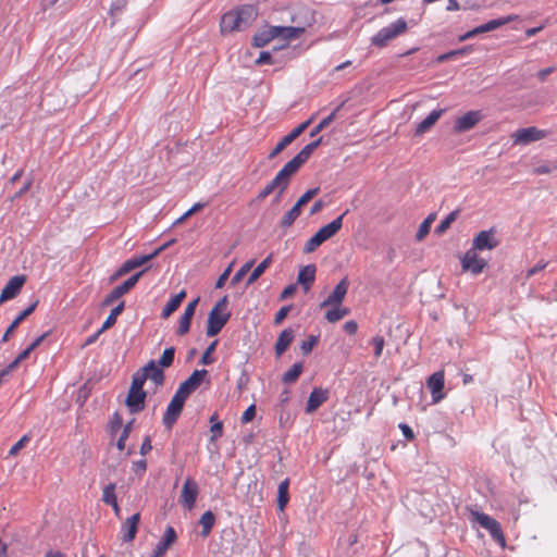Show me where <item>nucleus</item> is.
Returning <instances> with one entry per match:
<instances>
[{
	"instance_id": "obj_1",
	"label": "nucleus",
	"mask_w": 557,
	"mask_h": 557,
	"mask_svg": "<svg viewBox=\"0 0 557 557\" xmlns=\"http://www.w3.org/2000/svg\"><path fill=\"white\" fill-rule=\"evenodd\" d=\"M258 10L255 5L245 4L223 14L220 28L221 33L243 32L257 18Z\"/></svg>"
},
{
	"instance_id": "obj_2",
	"label": "nucleus",
	"mask_w": 557,
	"mask_h": 557,
	"mask_svg": "<svg viewBox=\"0 0 557 557\" xmlns=\"http://www.w3.org/2000/svg\"><path fill=\"white\" fill-rule=\"evenodd\" d=\"M297 172L288 163H286L275 175V177L268 183L257 195L256 200L262 201L272 193L280 190V195H283L289 186L293 175Z\"/></svg>"
},
{
	"instance_id": "obj_3",
	"label": "nucleus",
	"mask_w": 557,
	"mask_h": 557,
	"mask_svg": "<svg viewBox=\"0 0 557 557\" xmlns=\"http://www.w3.org/2000/svg\"><path fill=\"white\" fill-rule=\"evenodd\" d=\"M347 210L337 216L335 220L330 222L329 224L322 226L312 237H310L305 246L304 251L306 253L313 252L320 245H322L325 240L332 238L343 226V219L347 214Z\"/></svg>"
},
{
	"instance_id": "obj_4",
	"label": "nucleus",
	"mask_w": 557,
	"mask_h": 557,
	"mask_svg": "<svg viewBox=\"0 0 557 557\" xmlns=\"http://www.w3.org/2000/svg\"><path fill=\"white\" fill-rule=\"evenodd\" d=\"M408 29L407 22L400 17L389 25L380 29L372 38L371 44L379 48H384L396 37L405 34Z\"/></svg>"
},
{
	"instance_id": "obj_5",
	"label": "nucleus",
	"mask_w": 557,
	"mask_h": 557,
	"mask_svg": "<svg viewBox=\"0 0 557 557\" xmlns=\"http://www.w3.org/2000/svg\"><path fill=\"white\" fill-rule=\"evenodd\" d=\"M473 516L475 521L485 530L488 531L490 535L494 541H496L502 546H505L506 540L504 533L502 531L500 523L494 518L490 517L486 513L474 511Z\"/></svg>"
},
{
	"instance_id": "obj_6",
	"label": "nucleus",
	"mask_w": 557,
	"mask_h": 557,
	"mask_svg": "<svg viewBox=\"0 0 557 557\" xmlns=\"http://www.w3.org/2000/svg\"><path fill=\"white\" fill-rule=\"evenodd\" d=\"M148 269L140 270L139 272L133 274L126 281H124L119 286L114 287L103 299L102 306H109L113 304L115 300L127 294L139 281V278L144 275V273Z\"/></svg>"
},
{
	"instance_id": "obj_7",
	"label": "nucleus",
	"mask_w": 557,
	"mask_h": 557,
	"mask_svg": "<svg viewBox=\"0 0 557 557\" xmlns=\"http://www.w3.org/2000/svg\"><path fill=\"white\" fill-rule=\"evenodd\" d=\"M208 371L206 369L195 370L184 382H182L175 392L177 395L187 399L203 382Z\"/></svg>"
},
{
	"instance_id": "obj_8",
	"label": "nucleus",
	"mask_w": 557,
	"mask_h": 557,
	"mask_svg": "<svg viewBox=\"0 0 557 557\" xmlns=\"http://www.w3.org/2000/svg\"><path fill=\"white\" fill-rule=\"evenodd\" d=\"M290 22L294 27H302V34L306 29L315 23V12L309 7L302 5L295 9L290 14Z\"/></svg>"
},
{
	"instance_id": "obj_9",
	"label": "nucleus",
	"mask_w": 557,
	"mask_h": 557,
	"mask_svg": "<svg viewBox=\"0 0 557 557\" xmlns=\"http://www.w3.org/2000/svg\"><path fill=\"white\" fill-rule=\"evenodd\" d=\"M185 400L183 397L174 394L173 398L171 399L165 413L163 414L162 422L166 429H172L174 423L177 421L183 408Z\"/></svg>"
},
{
	"instance_id": "obj_10",
	"label": "nucleus",
	"mask_w": 557,
	"mask_h": 557,
	"mask_svg": "<svg viewBox=\"0 0 557 557\" xmlns=\"http://www.w3.org/2000/svg\"><path fill=\"white\" fill-rule=\"evenodd\" d=\"M313 117L302 122L297 127H295L289 134L284 136L277 145L273 148V150L269 153V159L275 158L280 152H282L288 145H290L298 136H300L307 127L312 122Z\"/></svg>"
},
{
	"instance_id": "obj_11",
	"label": "nucleus",
	"mask_w": 557,
	"mask_h": 557,
	"mask_svg": "<svg viewBox=\"0 0 557 557\" xmlns=\"http://www.w3.org/2000/svg\"><path fill=\"white\" fill-rule=\"evenodd\" d=\"M499 242L495 237V230L481 231L472 240L471 249L474 251L492 250L498 246Z\"/></svg>"
},
{
	"instance_id": "obj_12",
	"label": "nucleus",
	"mask_w": 557,
	"mask_h": 557,
	"mask_svg": "<svg viewBox=\"0 0 557 557\" xmlns=\"http://www.w3.org/2000/svg\"><path fill=\"white\" fill-rule=\"evenodd\" d=\"M486 265V260L479 258L474 249H469L461 258L462 270L471 272L474 275L482 273Z\"/></svg>"
},
{
	"instance_id": "obj_13",
	"label": "nucleus",
	"mask_w": 557,
	"mask_h": 557,
	"mask_svg": "<svg viewBox=\"0 0 557 557\" xmlns=\"http://www.w3.org/2000/svg\"><path fill=\"white\" fill-rule=\"evenodd\" d=\"M230 318V312H216L215 310H211L208 315L207 335L210 337L218 335L228 322Z\"/></svg>"
},
{
	"instance_id": "obj_14",
	"label": "nucleus",
	"mask_w": 557,
	"mask_h": 557,
	"mask_svg": "<svg viewBox=\"0 0 557 557\" xmlns=\"http://www.w3.org/2000/svg\"><path fill=\"white\" fill-rule=\"evenodd\" d=\"M509 21H510L509 17H500V18H496V20H491L487 23L482 24L478 27H474L473 29L460 35L458 37V41L462 42V41H466L474 36L480 35V34L492 32V30L507 24Z\"/></svg>"
},
{
	"instance_id": "obj_15",
	"label": "nucleus",
	"mask_w": 557,
	"mask_h": 557,
	"mask_svg": "<svg viewBox=\"0 0 557 557\" xmlns=\"http://www.w3.org/2000/svg\"><path fill=\"white\" fill-rule=\"evenodd\" d=\"M199 493V487L196 481L191 478L186 479L183 484L181 503L187 508L193 509Z\"/></svg>"
},
{
	"instance_id": "obj_16",
	"label": "nucleus",
	"mask_w": 557,
	"mask_h": 557,
	"mask_svg": "<svg viewBox=\"0 0 557 557\" xmlns=\"http://www.w3.org/2000/svg\"><path fill=\"white\" fill-rule=\"evenodd\" d=\"M348 287L349 282L347 277L342 278L327 298L321 302L320 307L339 306L347 294Z\"/></svg>"
},
{
	"instance_id": "obj_17",
	"label": "nucleus",
	"mask_w": 557,
	"mask_h": 557,
	"mask_svg": "<svg viewBox=\"0 0 557 557\" xmlns=\"http://www.w3.org/2000/svg\"><path fill=\"white\" fill-rule=\"evenodd\" d=\"M483 117L481 111H469L458 117L454 125L456 133H465L473 128Z\"/></svg>"
},
{
	"instance_id": "obj_18",
	"label": "nucleus",
	"mask_w": 557,
	"mask_h": 557,
	"mask_svg": "<svg viewBox=\"0 0 557 557\" xmlns=\"http://www.w3.org/2000/svg\"><path fill=\"white\" fill-rule=\"evenodd\" d=\"M25 281L26 277L24 275H15L11 277L1 292L0 305L7 300L15 298L20 294Z\"/></svg>"
},
{
	"instance_id": "obj_19",
	"label": "nucleus",
	"mask_w": 557,
	"mask_h": 557,
	"mask_svg": "<svg viewBox=\"0 0 557 557\" xmlns=\"http://www.w3.org/2000/svg\"><path fill=\"white\" fill-rule=\"evenodd\" d=\"M546 136V131L539 129L534 126L520 128L513 135L515 144H529L540 140Z\"/></svg>"
},
{
	"instance_id": "obj_20",
	"label": "nucleus",
	"mask_w": 557,
	"mask_h": 557,
	"mask_svg": "<svg viewBox=\"0 0 557 557\" xmlns=\"http://www.w3.org/2000/svg\"><path fill=\"white\" fill-rule=\"evenodd\" d=\"M322 137L318 138L317 140L306 145L290 161L287 163L290 165V168L294 169V171L298 172V170L301 168L302 164H305L309 158L311 157L312 152L321 145Z\"/></svg>"
},
{
	"instance_id": "obj_21",
	"label": "nucleus",
	"mask_w": 557,
	"mask_h": 557,
	"mask_svg": "<svg viewBox=\"0 0 557 557\" xmlns=\"http://www.w3.org/2000/svg\"><path fill=\"white\" fill-rule=\"evenodd\" d=\"M147 393L144 389L129 388L125 405L131 413H138L145 409Z\"/></svg>"
},
{
	"instance_id": "obj_22",
	"label": "nucleus",
	"mask_w": 557,
	"mask_h": 557,
	"mask_svg": "<svg viewBox=\"0 0 557 557\" xmlns=\"http://www.w3.org/2000/svg\"><path fill=\"white\" fill-rule=\"evenodd\" d=\"M177 539L176 532L173 527L169 525L162 539L158 542L154 549L152 550L151 557H163L166 550Z\"/></svg>"
},
{
	"instance_id": "obj_23",
	"label": "nucleus",
	"mask_w": 557,
	"mask_h": 557,
	"mask_svg": "<svg viewBox=\"0 0 557 557\" xmlns=\"http://www.w3.org/2000/svg\"><path fill=\"white\" fill-rule=\"evenodd\" d=\"M426 386L432 394L433 403H438L444 398L442 389L444 388V373L442 371L434 372L429 376Z\"/></svg>"
},
{
	"instance_id": "obj_24",
	"label": "nucleus",
	"mask_w": 557,
	"mask_h": 557,
	"mask_svg": "<svg viewBox=\"0 0 557 557\" xmlns=\"http://www.w3.org/2000/svg\"><path fill=\"white\" fill-rule=\"evenodd\" d=\"M330 397V392L326 388L314 387L309 395L306 412L311 413L314 412L321 405L327 401Z\"/></svg>"
},
{
	"instance_id": "obj_25",
	"label": "nucleus",
	"mask_w": 557,
	"mask_h": 557,
	"mask_svg": "<svg viewBox=\"0 0 557 557\" xmlns=\"http://www.w3.org/2000/svg\"><path fill=\"white\" fill-rule=\"evenodd\" d=\"M153 258H152L151 253H149V255H145V256L133 257V258L126 260L120 267V269L115 272V274L111 277V281L127 274L128 272L133 271L136 268L144 265L145 263H147L148 261H150Z\"/></svg>"
},
{
	"instance_id": "obj_26",
	"label": "nucleus",
	"mask_w": 557,
	"mask_h": 557,
	"mask_svg": "<svg viewBox=\"0 0 557 557\" xmlns=\"http://www.w3.org/2000/svg\"><path fill=\"white\" fill-rule=\"evenodd\" d=\"M140 521V513L136 512L132 517L127 518L122 525V540L123 542H132L137 533L138 523Z\"/></svg>"
},
{
	"instance_id": "obj_27",
	"label": "nucleus",
	"mask_w": 557,
	"mask_h": 557,
	"mask_svg": "<svg viewBox=\"0 0 557 557\" xmlns=\"http://www.w3.org/2000/svg\"><path fill=\"white\" fill-rule=\"evenodd\" d=\"M38 302H39L38 300H35L26 309H24L22 312H20V314L13 320V322L9 325V327L4 332V334L0 341L1 343L8 342L9 336L16 330V327L20 325V323H22L28 315H30L35 311Z\"/></svg>"
},
{
	"instance_id": "obj_28",
	"label": "nucleus",
	"mask_w": 557,
	"mask_h": 557,
	"mask_svg": "<svg viewBox=\"0 0 557 557\" xmlns=\"http://www.w3.org/2000/svg\"><path fill=\"white\" fill-rule=\"evenodd\" d=\"M294 337L295 332L290 327H287L280 333L274 346L276 357H281L287 350L289 345L293 343Z\"/></svg>"
},
{
	"instance_id": "obj_29",
	"label": "nucleus",
	"mask_w": 557,
	"mask_h": 557,
	"mask_svg": "<svg viewBox=\"0 0 557 557\" xmlns=\"http://www.w3.org/2000/svg\"><path fill=\"white\" fill-rule=\"evenodd\" d=\"M445 112L444 109L433 110L424 120H422L416 127L414 135L421 136L437 122V120Z\"/></svg>"
},
{
	"instance_id": "obj_30",
	"label": "nucleus",
	"mask_w": 557,
	"mask_h": 557,
	"mask_svg": "<svg viewBox=\"0 0 557 557\" xmlns=\"http://www.w3.org/2000/svg\"><path fill=\"white\" fill-rule=\"evenodd\" d=\"M146 373H148V379L151 380L157 387L162 386L165 381V375L163 372V368L157 364L154 360H150L145 367H144Z\"/></svg>"
},
{
	"instance_id": "obj_31",
	"label": "nucleus",
	"mask_w": 557,
	"mask_h": 557,
	"mask_svg": "<svg viewBox=\"0 0 557 557\" xmlns=\"http://www.w3.org/2000/svg\"><path fill=\"white\" fill-rule=\"evenodd\" d=\"M315 272L317 268L314 264H308L300 269L297 282L304 286L305 292H308L311 284L314 282Z\"/></svg>"
},
{
	"instance_id": "obj_32",
	"label": "nucleus",
	"mask_w": 557,
	"mask_h": 557,
	"mask_svg": "<svg viewBox=\"0 0 557 557\" xmlns=\"http://www.w3.org/2000/svg\"><path fill=\"white\" fill-rule=\"evenodd\" d=\"M274 35L286 41L298 39L302 35V27L274 26Z\"/></svg>"
},
{
	"instance_id": "obj_33",
	"label": "nucleus",
	"mask_w": 557,
	"mask_h": 557,
	"mask_svg": "<svg viewBox=\"0 0 557 557\" xmlns=\"http://www.w3.org/2000/svg\"><path fill=\"white\" fill-rule=\"evenodd\" d=\"M185 297H186V292L185 290H181L178 294L173 296L165 304V306H164V308H163V310L161 312V318L162 319H168L174 311H176L178 309V307L181 306V304L183 302Z\"/></svg>"
},
{
	"instance_id": "obj_34",
	"label": "nucleus",
	"mask_w": 557,
	"mask_h": 557,
	"mask_svg": "<svg viewBox=\"0 0 557 557\" xmlns=\"http://www.w3.org/2000/svg\"><path fill=\"white\" fill-rule=\"evenodd\" d=\"M274 38H277V35H274V26H270L257 33L252 38V44L255 47L261 48L267 46Z\"/></svg>"
},
{
	"instance_id": "obj_35",
	"label": "nucleus",
	"mask_w": 557,
	"mask_h": 557,
	"mask_svg": "<svg viewBox=\"0 0 557 557\" xmlns=\"http://www.w3.org/2000/svg\"><path fill=\"white\" fill-rule=\"evenodd\" d=\"M215 523V516L211 510L206 511L199 519V524L202 527L200 535L202 537L209 536Z\"/></svg>"
},
{
	"instance_id": "obj_36",
	"label": "nucleus",
	"mask_w": 557,
	"mask_h": 557,
	"mask_svg": "<svg viewBox=\"0 0 557 557\" xmlns=\"http://www.w3.org/2000/svg\"><path fill=\"white\" fill-rule=\"evenodd\" d=\"M272 263V256H268L262 262H260L251 272L249 275L246 285H251L255 283L263 273L264 271L270 267Z\"/></svg>"
},
{
	"instance_id": "obj_37",
	"label": "nucleus",
	"mask_w": 557,
	"mask_h": 557,
	"mask_svg": "<svg viewBox=\"0 0 557 557\" xmlns=\"http://www.w3.org/2000/svg\"><path fill=\"white\" fill-rule=\"evenodd\" d=\"M344 103L337 106L326 117H324L317 126H314L310 132V136L314 137L325 127H327L335 120L337 112L342 109Z\"/></svg>"
},
{
	"instance_id": "obj_38",
	"label": "nucleus",
	"mask_w": 557,
	"mask_h": 557,
	"mask_svg": "<svg viewBox=\"0 0 557 557\" xmlns=\"http://www.w3.org/2000/svg\"><path fill=\"white\" fill-rule=\"evenodd\" d=\"M301 214V207L295 203L290 210H288L283 219L281 220V227L288 228L293 225V223L296 221V219Z\"/></svg>"
},
{
	"instance_id": "obj_39",
	"label": "nucleus",
	"mask_w": 557,
	"mask_h": 557,
	"mask_svg": "<svg viewBox=\"0 0 557 557\" xmlns=\"http://www.w3.org/2000/svg\"><path fill=\"white\" fill-rule=\"evenodd\" d=\"M288 486H289V480L288 479H285L284 481H282L280 484H278V490H277V507L280 510H283L288 500H289V496H288Z\"/></svg>"
},
{
	"instance_id": "obj_40",
	"label": "nucleus",
	"mask_w": 557,
	"mask_h": 557,
	"mask_svg": "<svg viewBox=\"0 0 557 557\" xmlns=\"http://www.w3.org/2000/svg\"><path fill=\"white\" fill-rule=\"evenodd\" d=\"M304 366L301 362H296L293 367L283 374L282 382L285 384L295 383L302 373Z\"/></svg>"
},
{
	"instance_id": "obj_41",
	"label": "nucleus",
	"mask_w": 557,
	"mask_h": 557,
	"mask_svg": "<svg viewBox=\"0 0 557 557\" xmlns=\"http://www.w3.org/2000/svg\"><path fill=\"white\" fill-rule=\"evenodd\" d=\"M32 351L33 350L29 347L21 351L10 364H8L4 369L1 370V375H8L10 372L15 370L22 361L29 357Z\"/></svg>"
},
{
	"instance_id": "obj_42",
	"label": "nucleus",
	"mask_w": 557,
	"mask_h": 557,
	"mask_svg": "<svg viewBox=\"0 0 557 557\" xmlns=\"http://www.w3.org/2000/svg\"><path fill=\"white\" fill-rule=\"evenodd\" d=\"M148 380V373H146L144 367L137 370L132 377V384L129 388L144 389V385Z\"/></svg>"
},
{
	"instance_id": "obj_43",
	"label": "nucleus",
	"mask_w": 557,
	"mask_h": 557,
	"mask_svg": "<svg viewBox=\"0 0 557 557\" xmlns=\"http://www.w3.org/2000/svg\"><path fill=\"white\" fill-rule=\"evenodd\" d=\"M124 307H125L124 301H121L117 306H115L111 310L109 317L106 319V321L102 324V330H108L115 324L116 318H117V315H120L123 312Z\"/></svg>"
},
{
	"instance_id": "obj_44",
	"label": "nucleus",
	"mask_w": 557,
	"mask_h": 557,
	"mask_svg": "<svg viewBox=\"0 0 557 557\" xmlns=\"http://www.w3.org/2000/svg\"><path fill=\"white\" fill-rule=\"evenodd\" d=\"M347 314H349L348 308H339L337 306H334L333 309L329 310L325 313V319L331 323H335V322L342 320Z\"/></svg>"
},
{
	"instance_id": "obj_45",
	"label": "nucleus",
	"mask_w": 557,
	"mask_h": 557,
	"mask_svg": "<svg viewBox=\"0 0 557 557\" xmlns=\"http://www.w3.org/2000/svg\"><path fill=\"white\" fill-rule=\"evenodd\" d=\"M459 215V210H455L450 212L436 227H435V234L442 235L445 233L451 225L453 222L456 221V219Z\"/></svg>"
},
{
	"instance_id": "obj_46",
	"label": "nucleus",
	"mask_w": 557,
	"mask_h": 557,
	"mask_svg": "<svg viewBox=\"0 0 557 557\" xmlns=\"http://www.w3.org/2000/svg\"><path fill=\"white\" fill-rule=\"evenodd\" d=\"M175 357V347L165 348L161 358L158 360L157 364L161 368H169L173 364Z\"/></svg>"
},
{
	"instance_id": "obj_47",
	"label": "nucleus",
	"mask_w": 557,
	"mask_h": 557,
	"mask_svg": "<svg viewBox=\"0 0 557 557\" xmlns=\"http://www.w3.org/2000/svg\"><path fill=\"white\" fill-rule=\"evenodd\" d=\"M191 320H193V317L183 313L178 321V327L176 330V334L180 336L187 334L190 329Z\"/></svg>"
},
{
	"instance_id": "obj_48",
	"label": "nucleus",
	"mask_w": 557,
	"mask_h": 557,
	"mask_svg": "<svg viewBox=\"0 0 557 557\" xmlns=\"http://www.w3.org/2000/svg\"><path fill=\"white\" fill-rule=\"evenodd\" d=\"M133 423H134V419L131 420L128 423H126L124 426H123V431L116 442V447L117 449L120 450H123L125 448V442L126 440L128 438L131 432H132V428H133Z\"/></svg>"
},
{
	"instance_id": "obj_49",
	"label": "nucleus",
	"mask_w": 557,
	"mask_h": 557,
	"mask_svg": "<svg viewBox=\"0 0 557 557\" xmlns=\"http://www.w3.org/2000/svg\"><path fill=\"white\" fill-rule=\"evenodd\" d=\"M102 500L107 505L113 504L116 500L114 483H110L103 488Z\"/></svg>"
},
{
	"instance_id": "obj_50",
	"label": "nucleus",
	"mask_w": 557,
	"mask_h": 557,
	"mask_svg": "<svg viewBox=\"0 0 557 557\" xmlns=\"http://www.w3.org/2000/svg\"><path fill=\"white\" fill-rule=\"evenodd\" d=\"M216 345H218V339L213 341L208 347L207 349L203 351L202 356H201V359H200V363L201 364H211L214 362V359L212 358V352L215 350L216 348Z\"/></svg>"
},
{
	"instance_id": "obj_51",
	"label": "nucleus",
	"mask_w": 557,
	"mask_h": 557,
	"mask_svg": "<svg viewBox=\"0 0 557 557\" xmlns=\"http://www.w3.org/2000/svg\"><path fill=\"white\" fill-rule=\"evenodd\" d=\"M253 264V261H248L246 262L235 274L234 276L232 277L231 280V284L232 285H236L238 284L243 278L244 276L247 274V272L251 269Z\"/></svg>"
},
{
	"instance_id": "obj_52",
	"label": "nucleus",
	"mask_w": 557,
	"mask_h": 557,
	"mask_svg": "<svg viewBox=\"0 0 557 557\" xmlns=\"http://www.w3.org/2000/svg\"><path fill=\"white\" fill-rule=\"evenodd\" d=\"M319 338L315 335H310L307 341H304L300 344V349L304 355H308L312 351L313 347L317 345Z\"/></svg>"
},
{
	"instance_id": "obj_53",
	"label": "nucleus",
	"mask_w": 557,
	"mask_h": 557,
	"mask_svg": "<svg viewBox=\"0 0 557 557\" xmlns=\"http://www.w3.org/2000/svg\"><path fill=\"white\" fill-rule=\"evenodd\" d=\"M123 426V421H122V417L117 413V412H114L112 418H111V421L109 423V432L114 435L115 433L119 432V430Z\"/></svg>"
},
{
	"instance_id": "obj_54",
	"label": "nucleus",
	"mask_w": 557,
	"mask_h": 557,
	"mask_svg": "<svg viewBox=\"0 0 557 557\" xmlns=\"http://www.w3.org/2000/svg\"><path fill=\"white\" fill-rule=\"evenodd\" d=\"M320 189L318 187L308 189L298 200L297 205L301 208L307 205L312 198H314L319 194Z\"/></svg>"
},
{
	"instance_id": "obj_55",
	"label": "nucleus",
	"mask_w": 557,
	"mask_h": 557,
	"mask_svg": "<svg viewBox=\"0 0 557 557\" xmlns=\"http://www.w3.org/2000/svg\"><path fill=\"white\" fill-rule=\"evenodd\" d=\"M127 5V0H115L112 2L110 8V15L116 16L117 14L122 13Z\"/></svg>"
},
{
	"instance_id": "obj_56",
	"label": "nucleus",
	"mask_w": 557,
	"mask_h": 557,
	"mask_svg": "<svg viewBox=\"0 0 557 557\" xmlns=\"http://www.w3.org/2000/svg\"><path fill=\"white\" fill-rule=\"evenodd\" d=\"M205 207L203 203H195L189 210H187L181 218H178L173 225L181 224L183 221H185L187 218L193 215L194 213L200 211Z\"/></svg>"
},
{
	"instance_id": "obj_57",
	"label": "nucleus",
	"mask_w": 557,
	"mask_h": 557,
	"mask_svg": "<svg viewBox=\"0 0 557 557\" xmlns=\"http://www.w3.org/2000/svg\"><path fill=\"white\" fill-rule=\"evenodd\" d=\"M372 344L374 346V357L377 359L383 351L385 341L384 337L381 335H376L372 338Z\"/></svg>"
},
{
	"instance_id": "obj_58",
	"label": "nucleus",
	"mask_w": 557,
	"mask_h": 557,
	"mask_svg": "<svg viewBox=\"0 0 557 557\" xmlns=\"http://www.w3.org/2000/svg\"><path fill=\"white\" fill-rule=\"evenodd\" d=\"M212 435L210 437V442H215L223 435V423L221 421H215L210 429Z\"/></svg>"
},
{
	"instance_id": "obj_59",
	"label": "nucleus",
	"mask_w": 557,
	"mask_h": 557,
	"mask_svg": "<svg viewBox=\"0 0 557 557\" xmlns=\"http://www.w3.org/2000/svg\"><path fill=\"white\" fill-rule=\"evenodd\" d=\"M292 310V305L282 307L274 315V324L280 325Z\"/></svg>"
},
{
	"instance_id": "obj_60",
	"label": "nucleus",
	"mask_w": 557,
	"mask_h": 557,
	"mask_svg": "<svg viewBox=\"0 0 557 557\" xmlns=\"http://www.w3.org/2000/svg\"><path fill=\"white\" fill-rule=\"evenodd\" d=\"M32 184H33L32 178H28L24 183V185L10 197V200L15 201L16 199H20L24 194H26L29 190Z\"/></svg>"
},
{
	"instance_id": "obj_61",
	"label": "nucleus",
	"mask_w": 557,
	"mask_h": 557,
	"mask_svg": "<svg viewBox=\"0 0 557 557\" xmlns=\"http://www.w3.org/2000/svg\"><path fill=\"white\" fill-rule=\"evenodd\" d=\"M472 51H473V46L468 45V46H463L459 49L451 50V51H449V53L451 54V60H453V59H457L459 57H465V55L471 53Z\"/></svg>"
},
{
	"instance_id": "obj_62",
	"label": "nucleus",
	"mask_w": 557,
	"mask_h": 557,
	"mask_svg": "<svg viewBox=\"0 0 557 557\" xmlns=\"http://www.w3.org/2000/svg\"><path fill=\"white\" fill-rule=\"evenodd\" d=\"M29 441V437L27 435H24L21 440H18L9 450L10 456H14L18 453L20 449H22L25 444Z\"/></svg>"
},
{
	"instance_id": "obj_63",
	"label": "nucleus",
	"mask_w": 557,
	"mask_h": 557,
	"mask_svg": "<svg viewBox=\"0 0 557 557\" xmlns=\"http://www.w3.org/2000/svg\"><path fill=\"white\" fill-rule=\"evenodd\" d=\"M256 416V406L250 405L243 413L242 416V423H248L250 422Z\"/></svg>"
},
{
	"instance_id": "obj_64",
	"label": "nucleus",
	"mask_w": 557,
	"mask_h": 557,
	"mask_svg": "<svg viewBox=\"0 0 557 557\" xmlns=\"http://www.w3.org/2000/svg\"><path fill=\"white\" fill-rule=\"evenodd\" d=\"M133 470L136 474L141 476L147 470V461L144 459L135 461L133 463Z\"/></svg>"
}]
</instances>
